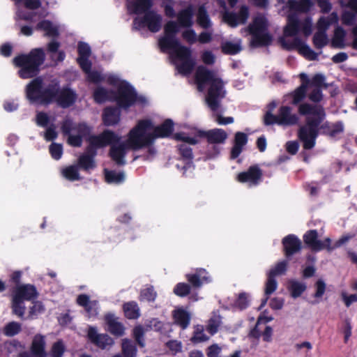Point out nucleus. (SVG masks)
Masks as SVG:
<instances>
[{
  "label": "nucleus",
  "instance_id": "nucleus-1",
  "mask_svg": "<svg viewBox=\"0 0 357 357\" xmlns=\"http://www.w3.org/2000/svg\"><path fill=\"white\" fill-rule=\"evenodd\" d=\"M298 111L302 116H314L306 117L305 123L298 130V137L305 150H310L315 146L317 138L319 135L334 138L344 132V125L341 121L335 123L328 121L322 123L326 117V112L324 107L320 105L305 102L299 106Z\"/></svg>",
  "mask_w": 357,
  "mask_h": 357
},
{
  "label": "nucleus",
  "instance_id": "nucleus-2",
  "mask_svg": "<svg viewBox=\"0 0 357 357\" xmlns=\"http://www.w3.org/2000/svg\"><path fill=\"white\" fill-rule=\"evenodd\" d=\"M151 128V120L139 121L128 133V143L134 149L151 146L155 139L170 137L174 130V123L172 119H167L160 125L155 126L153 132L146 133V131Z\"/></svg>",
  "mask_w": 357,
  "mask_h": 357
},
{
  "label": "nucleus",
  "instance_id": "nucleus-3",
  "mask_svg": "<svg viewBox=\"0 0 357 357\" xmlns=\"http://www.w3.org/2000/svg\"><path fill=\"white\" fill-rule=\"evenodd\" d=\"M195 81L200 89L206 84H209V88L206 96V102L209 109L216 112L220 107L222 99L225 97L224 84L219 77H215L214 73L206 67L199 66L195 73Z\"/></svg>",
  "mask_w": 357,
  "mask_h": 357
},
{
  "label": "nucleus",
  "instance_id": "nucleus-4",
  "mask_svg": "<svg viewBox=\"0 0 357 357\" xmlns=\"http://www.w3.org/2000/svg\"><path fill=\"white\" fill-rule=\"evenodd\" d=\"M41 77L33 79L25 88L26 98L30 103L48 106L56 102L59 83L52 82L43 86Z\"/></svg>",
  "mask_w": 357,
  "mask_h": 357
},
{
  "label": "nucleus",
  "instance_id": "nucleus-5",
  "mask_svg": "<svg viewBox=\"0 0 357 357\" xmlns=\"http://www.w3.org/2000/svg\"><path fill=\"white\" fill-rule=\"evenodd\" d=\"M45 61L43 48L32 49L28 54H21L13 59V64L20 68L18 75L22 79L38 77L40 67Z\"/></svg>",
  "mask_w": 357,
  "mask_h": 357
},
{
  "label": "nucleus",
  "instance_id": "nucleus-6",
  "mask_svg": "<svg viewBox=\"0 0 357 357\" xmlns=\"http://www.w3.org/2000/svg\"><path fill=\"white\" fill-rule=\"evenodd\" d=\"M179 31L178 24L174 21L167 22L164 26L165 36L159 40V45L162 50H175L183 46L176 38V33Z\"/></svg>",
  "mask_w": 357,
  "mask_h": 357
},
{
  "label": "nucleus",
  "instance_id": "nucleus-7",
  "mask_svg": "<svg viewBox=\"0 0 357 357\" xmlns=\"http://www.w3.org/2000/svg\"><path fill=\"white\" fill-rule=\"evenodd\" d=\"M115 100L119 108L127 109L137 100V93L133 86L124 82L119 86Z\"/></svg>",
  "mask_w": 357,
  "mask_h": 357
},
{
  "label": "nucleus",
  "instance_id": "nucleus-8",
  "mask_svg": "<svg viewBox=\"0 0 357 357\" xmlns=\"http://www.w3.org/2000/svg\"><path fill=\"white\" fill-rule=\"evenodd\" d=\"M176 59L181 61V63L176 66L180 74L187 75L190 74L195 66V61L192 58V51L186 46H181L180 48L174 50Z\"/></svg>",
  "mask_w": 357,
  "mask_h": 357
},
{
  "label": "nucleus",
  "instance_id": "nucleus-9",
  "mask_svg": "<svg viewBox=\"0 0 357 357\" xmlns=\"http://www.w3.org/2000/svg\"><path fill=\"white\" fill-rule=\"evenodd\" d=\"M263 172L257 165H251L247 169L237 175V181L240 183H249L251 185H257L261 181Z\"/></svg>",
  "mask_w": 357,
  "mask_h": 357
},
{
  "label": "nucleus",
  "instance_id": "nucleus-10",
  "mask_svg": "<svg viewBox=\"0 0 357 357\" xmlns=\"http://www.w3.org/2000/svg\"><path fill=\"white\" fill-rule=\"evenodd\" d=\"M77 99L76 92L68 86L63 88L59 86L56 103L61 108L66 109L73 106Z\"/></svg>",
  "mask_w": 357,
  "mask_h": 357
},
{
  "label": "nucleus",
  "instance_id": "nucleus-11",
  "mask_svg": "<svg viewBox=\"0 0 357 357\" xmlns=\"http://www.w3.org/2000/svg\"><path fill=\"white\" fill-rule=\"evenodd\" d=\"M283 252L287 259L301 252L302 242L295 234H288L282 240Z\"/></svg>",
  "mask_w": 357,
  "mask_h": 357
},
{
  "label": "nucleus",
  "instance_id": "nucleus-12",
  "mask_svg": "<svg viewBox=\"0 0 357 357\" xmlns=\"http://www.w3.org/2000/svg\"><path fill=\"white\" fill-rule=\"evenodd\" d=\"M93 139L92 144H95L96 147L104 148L107 146H113L119 144L121 137L114 131L110 130H105L98 135L91 136Z\"/></svg>",
  "mask_w": 357,
  "mask_h": 357
},
{
  "label": "nucleus",
  "instance_id": "nucleus-13",
  "mask_svg": "<svg viewBox=\"0 0 357 357\" xmlns=\"http://www.w3.org/2000/svg\"><path fill=\"white\" fill-rule=\"evenodd\" d=\"M131 149L132 150H139V149H134L128 143V139L126 142L114 144L110 147L109 155L111 159L115 162L117 165L123 166L126 164L125 157L126 155V149Z\"/></svg>",
  "mask_w": 357,
  "mask_h": 357
},
{
  "label": "nucleus",
  "instance_id": "nucleus-14",
  "mask_svg": "<svg viewBox=\"0 0 357 357\" xmlns=\"http://www.w3.org/2000/svg\"><path fill=\"white\" fill-rule=\"evenodd\" d=\"M300 77L302 81L301 84L288 94V96L291 98L290 103L293 105H298V107L303 104L301 102L306 98L307 90L310 84V79L305 73H301Z\"/></svg>",
  "mask_w": 357,
  "mask_h": 357
},
{
  "label": "nucleus",
  "instance_id": "nucleus-15",
  "mask_svg": "<svg viewBox=\"0 0 357 357\" xmlns=\"http://www.w3.org/2000/svg\"><path fill=\"white\" fill-rule=\"evenodd\" d=\"M185 279L191 286V288L199 289L204 284L211 281L208 273L204 268H197L193 273L185 275Z\"/></svg>",
  "mask_w": 357,
  "mask_h": 357
},
{
  "label": "nucleus",
  "instance_id": "nucleus-16",
  "mask_svg": "<svg viewBox=\"0 0 357 357\" xmlns=\"http://www.w3.org/2000/svg\"><path fill=\"white\" fill-rule=\"evenodd\" d=\"M13 296L22 301H33L38 296V292L36 287L31 284L17 286L13 291Z\"/></svg>",
  "mask_w": 357,
  "mask_h": 357
},
{
  "label": "nucleus",
  "instance_id": "nucleus-17",
  "mask_svg": "<svg viewBox=\"0 0 357 357\" xmlns=\"http://www.w3.org/2000/svg\"><path fill=\"white\" fill-rule=\"evenodd\" d=\"M249 17L248 7L242 6L238 13L228 12L224 15V20L231 27L246 23Z\"/></svg>",
  "mask_w": 357,
  "mask_h": 357
},
{
  "label": "nucleus",
  "instance_id": "nucleus-18",
  "mask_svg": "<svg viewBox=\"0 0 357 357\" xmlns=\"http://www.w3.org/2000/svg\"><path fill=\"white\" fill-rule=\"evenodd\" d=\"M197 136L201 138H206L208 144H222L227 138V132L220 128H214L207 131L199 130Z\"/></svg>",
  "mask_w": 357,
  "mask_h": 357
},
{
  "label": "nucleus",
  "instance_id": "nucleus-19",
  "mask_svg": "<svg viewBox=\"0 0 357 357\" xmlns=\"http://www.w3.org/2000/svg\"><path fill=\"white\" fill-rule=\"evenodd\" d=\"M87 336L90 342L96 347L105 349L114 344L113 339L107 334H99L95 327H89Z\"/></svg>",
  "mask_w": 357,
  "mask_h": 357
},
{
  "label": "nucleus",
  "instance_id": "nucleus-20",
  "mask_svg": "<svg viewBox=\"0 0 357 357\" xmlns=\"http://www.w3.org/2000/svg\"><path fill=\"white\" fill-rule=\"evenodd\" d=\"M289 106H281L278 110V125L291 126L298 123L299 118L297 114L291 113Z\"/></svg>",
  "mask_w": 357,
  "mask_h": 357
},
{
  "label": "nucleus",
  "instance_id": "nucleus-21",
  "mask_svg": "<svg viewBox=\"0 0 357 357\" xmlns=\"http://www.w3.org/2000/svg\"><path fill=\"white\" fill-rule=\"evenodd\" d=\"M146 26L151 32L156 33L161 29L162 17L153 10L146 12L144 15Z\"/></svg>",
  "mask_w": 357,
  "mask_h": 357
},
{
  "label": "nucleus",
  "instance_id": "nucleus-22",
  "mask_svg": "<svg viewBox=\"0 0 357 357\" xmlns=\"http://www.w3.org/2000/svg\"><path fill=\"white\" fill-rule=\"evenodd\" d=\"M248 141L247 134L243 132H237L234 135V145L231 148L230 157L231 159L237 158L243 151L244 146Z\"/></svg>",
  "mask_w": 357,
  "mask_h": 357
},
{
  "label": "nucleus",
  "instance_id": "nucleus-23",
  "mask_svg": "<svg viewBox=\"0 0 357 357\" xmlns=\"http://www.w3.org/2000/svg\"><path fill=\"white\" fill-rule=\"evenodd\" d=\"M45 337L37 334L34 336L30 351L33 357H47Z\"/></svg>",
  "mask_w": 357,
  "mask_h": 357
},
{
  "label": "nucleus",
  "instance_id": "nucleus-24",
  "mask_svg": "<svg viewBox=\"0 0 357 357\" xmlns=\"http://www.w3.org/2000/svg\"><path fill=\"white\" fill-rule=\"evenodd\" d=\"M117 319V317L113 314H107L105 316V321L109 333L115 336L121 337L124 335L125 328L123 324L118 321Z\"/></svg>",
  "mask_w": 357,
  "mask_h": 357
},
{
  "label": "nucleus",
  "instance_id": "nucleus-25",
  "mask_svg": "<svg viewBox=\"0 0 357 357\" xmlns=\"http://www.w3.org/2000/svg\"><path fill=\"white\" fill-rule=\"evenodd\" d=\"M121 112L119 108L107 107L105 108L102 114V121L106 126L117 124L120 121Z\"/></svg>",
  "mask_w": 357,
  "mask_h": 357
},
{
  "label": "nucleus",
  "instance_id": "nucleus-26",
  "mask_svg": "<svg viewBox=\"0 0 357 357\" xmlns=\"http://www.w3.org/2000/svg\"><path fill=\"white\" fill-rule=\"evenodd\" d=\"M193 7L190 5L187 8L181 10L177 14L178 23L181 26L190 28L193 25Z\"/></svg>",
  "mask_w": 357,
  "mask_h": 357
},
{
  "label": "nucleus",
  "instance_id": "nucleus-27",
  "mask_svg": "<svg viewBox=\"0 0 357 357\" xmlns=\"http://www.w3.org/2000/svg\"><path fill=\"white\" fill-rule=\"evenodd\" d=\"M250 45L254 47H266L271 44L272 36L267 32L251 33Z\"/></svg>",
  "mask_w": 357,
  "mask_h": 357
},
{
  "label": "nucleus",
  "instance_id": "nucleus-28",
  "mask_svg": "<svg viewBox=\"0 0 357 357\" xmlns=\"http://www.w3.org/2000/svg\"><path fill=\"white\" fill-rule=\"evenodd\" d=\"M268 30V21L263 15H259L253 19L248 26V31L251 33L265 32Z\"/></svg>",
  "mask_w": 357,
  "mask_h": 357
},
{
  "label": "nucleus",
  "instance_id": "nucleus-29",
  "mask_svg": "<svg viewBox=\"0 0 357 357\" xmlns=\"http://www.w3.org/2000/svg\"><path fill=\"white\" fill-rule=\"evenodd\" d=\"M318 232L316 229L307 231L303 236L305 244L312 251L317 252L320 240L318 239Z\"/></svg>",
  "mask_w": 357,
  "mask_h": 357
},
{
  "label": "nucleus",
  "instance_id": "nucleus-30",
  "mask_svg": "<svg viewBox=\"0 0 357 357\" xmlns=\"http://www.w3.org/2000/svg\"><path fill=\"white\" fill-rule=\"evenodd\" d=\"M123 311L128 319H137L140 317V310L136 301H129L123 303Z\"/></svg>",
  "mask_w": 357,
  "mask_h": 357
},
{
  "label": "nucleus",
  "instance_id": "nucleus-31",
  "mask_svg": "<svg viewBox=\"0 0 357 357\" xmlns=\"http://www.w3.org/2000/svg\"><path fill=\"white\" fill-rule=\"evenodd\" d=\"M35 29L38 31H45V36L49 37H56L59 35L58 28L53 25L48 20H43L39 22Z\"/></svg>",
  "mask_w": 357,
  "mask_h": 357
},
{
  "label": "nucleus",
  "instance_id": "nucleus-32",
  "mask_svg": "<svg viewBox=\"0 0 357 357\" xmlns=\"http://www.w3.org/2000/svg\"><path fill=\"white\" fill-rule=\"evenodd\" d=\"M173 317L176 325L182 329H185L190 324V315L185 310L178 309L174 311Z\"/></svg>",
  "mask_w": 357,
  "mask_h": 357
},
{
  "label": "nucleus",
  "instance_id": "nucleus-33",
  "mask_svg": "<svg viewBox=\"0 0 357 357\" xmlns=\"http://www.w3.org/2000/svg\"><path fill=\"white\" fill-rule=\"evenodd\" d=\"M288 291L292 298H296L300 297L307 289V286L305 283L291 280L289 282Z\"/></svg>",
  "mask_w": 357,
  "mask_h": 357
},
{
  "label": "nucleus",
  "instance_id": "nucleus-34",
  "mask_svg": "<svg viewBox=\"0 0 357 357\" xmlns=\"http://www.w3.org/2000/svg\"><path fill=\"white\" fill-rule=\"evenodd\" d=\"M300 29V22L296 16H289L288 24L284 28V35L287 37L297 35Z\"/></svg>",
  "mask_w": 357,
  "mask_h": 357
},
{
  "label": "nucleus",
  "instance_id": "nucleus-35",
  "mask_svg": "<svg viewBox=\"0 0 357 357\" xmlns=\"http://www.w3.org/2000/svg\"><path fill=\"white\" fill-rule=\"evenodd\" d=\"M105 178L107 183L119 184L124 181L125 174L123 172L105 169Z\"/></svg>",
  "mask_w": 357,
  "mask_h": 357
},
{
  "label": "nucleus",
  "instance_id": "nucleus-36",
  "mask_svg": "<svg viewBox=\"0 0 357 357\" xmlns=\"http://www.w3.org/2000/svg\"><path fill=\"white\" fill-rule=\"evenodd\" d=\"M133 13L135 14L146 13L150 11L153 6L152 0H134L132 3Z\"/></svg>",
  "mask_w": 357,
  "mask_h": 357
},
{
  "label": "nucleus",
  "instance_id": "nucleus-37",
  "mask_svg": "<svg viewBox=\"0 0 357 357\" xmlns=\"http://www.w3.org/2000/svg\"><path fill=\"white\" fill-rule=\"evenodd\" d=\"M346 32L341 26H337L334 31V36L332 39V45L335 47L343 48L344 47V38Z\"/></svg>",
  "mask_w": 357,
  "mask_h": 357
},
{
  "label": "nucleus",
  "instance_id": "nucleus-38",
  "mask_svg": "<svg viewBox=\"0 0 357 357\" xmlns=\"http://www.w3.org/2000/svg\"><path fill=\"white\" fill-rule=\"evenodd\" d=\"M137 347L129 339H123L122 340V352L124 357H136Z\"/></svg>",
  "mask_w": 357,
  "mask_h": 357
},
{
  "label": "nucleus",
  "instance_id": "nucleus-39",
  "mask_svg": "<svg viewBox=\"0 0 357 357\" xmlns=\"http://www.w3.org/2000/svg\"><path fill=\"white\" fill-rule=\"evenodd\" d=\"M157 297V292L152 285L142 289L139 296L140 301L154 302Z\"/></svg>",
  "mask_w": 357,
  "mask_h": 357
},
{
  "label": "nucleus",
  "instance_id": "nucleus-40",
  "mask_svg": "<svg viewBox=\"0 0 357 357\" xmlns=\"http://www.w3.org/2000/svg\"><path fill=\"white\" fill-rule=\"evenodd\" d=\"M178 151L180 156L183 160H185L186 164H192L193 159L192 149L189 145L186 144H181L177 146Z\"/></svg>",
  "mask_w": 357,
  "mask_h": 357
},
{
  "label": "nucleus",
  "instance_id": "nucleus-41",
  "mask_svg": "<svg viewBox=\"0 0 357 357\" xmlns=\"http://www.w3.org/2000/svg\"><path fill=\"white\" fill-rule=\"evenodd\" d=\"M221 51L224 54L235 55L241 51L239 44L227 41L221 44Z\"/></svg>",
  "mask_w": 357,
  "mask_h": 357
},
{
  "label": "nucleus",
  "instance_id": "nucleus-42",
  "mask_svg": "<svg viewBox=\"0 0 357 357\" xmlns=\"http://www.w3.org/2000/svg\"><path fill=\"white\" fill-rule=\"evenodd\" d=\"M312 42L317 49L323 48L328 43L326 33L321 31H317L313 36Z\"/></svg>",
  "mask_w": 357,
  "mask_h": 357
},
{
  "label": "nucleus",
  "instance_id": "nucleus-43",
  "mask_svg": "<svg viewBox=\"0 0 357 357\" xmlns=\"http://www.w3.org/2000/svg\"><path fill=\"white\" fill-rule=\"evenodd\" d=\"M11 308L14 314L22 319L23 318L26 310V307L24 306L23 301L12 296Z\"/></svg>",
  "mask_w": 357,
  "mask_h": 357
},
{
  "label": "nucleus",
  "instance_id": "nucleus-44",
  "mask_svg": "<svg viewBox=\"0 0 357 357\" xmlns=\"http://www.w3.org/2000/svg\"><path fill=\"white\" fill-rule=\"evenodd\" d=\"M78 165L79 167L85 171L93 169L96 167L94 159L91 156L82 154L78 158Z\"/></svg>",
  "mask_w": 357,
  "mask_h": 357
},
{
  "label": "nucleus",
  "instance_id": "nucleus-45",
  "mask_svg": "<svg viewBox=\"0 0 357 357\" xmlns=\"http://www.w3.org/2000/svg\"><path fill=\"white\" fill-rule=\"evenodd\" d=\"M191 289V286L189 284L185 282H178L174 286L173 292L177 296L183 298L190 294Z\"/></svg>",
  "mask_w": 357,
  "mask_h": 357
},
{
  "label": "nucleus",
  "instance_id": "nucleus-46",
  "mask_svg": "<svg viewBox=\"0 0 357 357\" xmlns=\"http://www.w3.org/2000/svg\"><path fill=\"white\" fill-rule=\"evenodd\" d=\"M22 330L21 324L16 321L8 323L4 328L3 333L8 337H13L20 333Z\"/></svg>",
  "mask_w": 357,
  "mask_h": 357
},
{
  "label": "nucleus",
  "instance_id": "nucleus-47",
  "mask_svg": "<svg viewBox=\"0 0 357 357\" xmlns=\"http://www.w3.org/2000/svg\"><path fill=\"white\" fill-rule=\"evenodd\" d=\"M197 22L200 26L207 29L210 26V19L206 8L202 6L198 9Z\"/></svg>",
  "mask_w": 357,
  "mask_h": 357
},
{
  "label": "nucleus",
  "instance_id": "nucleus-48",
  "mask_svg": "<svg viewBox=\"0 0 357 357\" xmlns=\"http://www.w3.org/2000/svg\"><path fill=\"white\" fill-rule=\"evenodd\" d=\"M326 77L322 74H315L311 80H310L309 86L314 88L325 89H326L329 84L325 82Z\"/></svg>",
  "mask_w": 357,
  "mask_h": 357
},
{
  "label": "nucleus",
  "instance_id": "nucleus-49",
  "mask_svg": "<svg viewBox=\"0 0 357 357\" xmlns=\"http://www.w3.org/2000/svg\"><path fill=\"white\" fill-rule=\"evenodd\" d=\"M93 97L96 102L103 103L108 100V91L102 86H98L93 91Z\"/></svg>",
  "mask_w": 357,
  "mask_h": 357
},
{
  "label": "nucleus",
  "instance_id": "nucleus-50",
  "mask_svg": "<svg viewBox=\"0 0 357 357\" xmlns=\"http://www.w3.org/2000/svg\"><path fill=\"white\" fill-rule=\"evenodd\" d=\"M303 41L299 38H294L292 40H281V44L283 48L287 50L291 51L293 50H298L299 51Z\"/></svg>",
  "mask_w": 357,
  "mask_h": 357
},
{
  "label": "nucleus",
  "instance_id": "nucleus-51",
  "mask_svg": "<svg viewBox=\"0 0 357 357\" xmlns=\"http://www.w3.org/2000/svg\"><path fill=\"white\" fill-rule=\"evenodd\" d=\"M298 52L309 61L318 59V54L304 43H302Z\"/></svg>",
  "mask_w": 357,
  "mask_h": 357
},
{
  "label": "nucleus",
  "instance_id": "nucleus-52",
  "mask_svg": "<svg viewBox=\"0 0 357 357\" xmlns=\"http://www.w3.org/2000/svg\"><path fill=\"white\" fill-rule=\"evenodd\" d=\"M63 176L69 181H79L80 179L79 173L77 167L75 166H69L63 170Z\"/></svg>",
  "mask_w": 357,
  "mask_h": 357
},
{
  "label": "nucleus",
  "instance_id": "nucleus-53",
  "mask_svg": "<svg viewBox=\"0 0 357 357\" xmlns=\"http://www.w3.org/2000/svg\"><path fill=\"white\" fill-rule=\"evenodd\" d=\"M132 334H133V337H134L135 340L136 341L137 344L140 347H142V348L144 347L145 346L144 338V328L140 325L135 326L133 328Z\"/></svg>",
  "mask_w": 357,
  "mask_h": 357
},
{
  "label": "nucleus",
  "instance_id": "nucleus-54",
  "mask_svg": "<svg viewBox=\"0 0 357 357\" xmlns=\"http://www.w3.org/2000/svg\"><path fill=\"white\" fill-rule=\"evenodd\" d=\"M234 307L240 310L246 309L249 305L248 296L245 292L240 293L234 301Z\"/></svg>",
  "mask_w": 357,
  "mask_h": 357
},
{
  "label": "nucleus",
  "instance_id": "nucleus-55",
  "mask_svg": "<svg viewBox=\"0 0 357 357\" xmlns=\"http://www.w3.org/2000/svg\"><path fill=\"white\" fill-rule=\"evenodd\" d=\"M208 340V337L204 333V328L202 326L197 327L193 333V335L190 340L194 344L206 342Z\"/></svg>",
  "mask_w": 357,
  "mask_h": 357
},
{
  "label": "nucleus",
  "instance_id": "nucleus-56",
  "mask_svg": "<svg viewBox=\"0 0 357 357\" xmlns=\"http://www.w3.org/2000/svg\"><path fill=\"white\" fill-rule=\"evenodd\" d=\"M65 352V347L61 340L54 342L50 351L51 357H62Z\"/></svg>",
  "mask_w": 357,
  "mask_h": 357
},
{
  "label": "nucleus",
  "instance_id": "nucleus-57",
  "mask_svg": "<svg viewBox=\"0 0 357 357\" xmlns=\"http://www.w3.org/2000/svg\"><path fill=\"white\" fill-rule=\"evenodd\" d=\"M77 52L79 59H84L90 57L91 50L90 46L84 42H79L77 45Z\"/></svg>",
  "mask_w": 357,
  "mask_h": 357
},
{
  "label": "nucleus",
  "instance_id": "nucleus-58",
  "mask_svg": "<svg viewBox=\"0 0 357 357\" xmlns=\"http://www.w3.org/2000/svg\"><path fill=\"white\" fill-rule=\"evenodd\" d=\"M173 138L176 141L183 142V144H188L195 145L198 144L199 141L195 137L186 136L184 132H177L173 136Z\"/></svg>",
  "mask_w": 357,
  "mask_h": 357
},
{
  "label": "nucleus",
  "instance_id": "nucleus-59",
  "mask_svg": "<svg viewBox=\"0 0 357 357\" xmlns=\"http://www.w3.org/2000/svg\"><path fill=\"white\" fill-rule=\"evenodd\" d=\"M287 261L283 260L278 262L275 266L269 271V275L275 278V276L284 274L287 271Z\"/></svg>",
  "mask_w": 357,
  "mask_h": 357
},
{
  "label": "nucleus",
  "instance_id": "nucleus-60",
  "mask_svg": "<svg viewBox=\"0 0 357 357\" xmlns=\"http://www.w3.org/2000/svg\"><path fill=\"white\" fill-rule=\"evenodd\" d=\"M278 283L275 277L268 275L267 281L265 287V294L269 296L273 294L277 289Z\"/></svg>",
  "mask_w": 357,
  "mask_h": 357
},
{
  "label": "nucleus",
  "instance_id": "nucleus-61",
  "mask_svg": "<svg viewBox=\"0 0 357 357\" xmlns=\"http://www.w3.org/2000/svg\"><path fill=\"white\" fill-rule=\"evenodd\" d=\"M50 153L55 160H59L63 154V146L60 144L52 143L50 146Z\"/></svg>",
  "mask_w": 357,
  "mask_h": 357
},
{
  "label": "nucleus",
  "instance_id": "nucleus-62",
  "mask_svg": "<svg viewBox=\"0 0 357 357\" xmlns=\"http://www.w3.org/2000/svg\"><path fill=\"white\" fill-rule=\"evenodd\" d=\"M314 287H315V292H314V297L315 298H321L325 291H326V284L325 283V282L321 280V279H319L314 284Z\"/></svg>",
  "mask_w": 357,
  "mask_h": 357
},
{
  "label": "nucleus",
  "instance_id": "nucleus-63",
  "mask_svg": "<svg viewBox=\"0 0 357 357\" xmlns=\"http://www.w3.org/2000/svg\"><path fill=\"white\" fill-rule=\"evenodd\" d=\"M77 303L79 305L84 307L86 311L88 312H89L91 310V306L90 305V297L85 294H79L77 296Z\"/></svg>",
  "mask_w": 357,
  "mask_h": 357
},
{
  "label": "nucleus",
  "instance_id": "nucleus-64",
  "mask_svg": "<svg viewBox=\"0 0 357 357\" xmlns=\"http://www.w3.org/2000/svg\"><path fill=\"white\" fill-rule=\"evenodd\" d=\"M322 89L319 88H314L308 94V98L314 103L320 102L323 100Z\"/></svg>",
  "mask_w": 357,
  "mask_h": 357
}]
</instances>
